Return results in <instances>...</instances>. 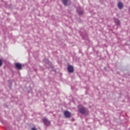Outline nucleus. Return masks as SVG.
<instances>
[{"instance_id":"obj_3","label":"nucleus","mask_w":130,"mask_h":130,"mask_svg":"<svg viewBox=\"0 0 130 130\" xmlns=\"http://www.w3.org/2000/svg\"><path fill=\"white\" fill-rule=\"evenodd\" d=\"M42 121L44 123L45 125H49V124H50V121L46 118H43L42 119Z\"/></svg>"},{"instance_id":"obj_4","label":"nucleus","mask_w":130,"mask_h":130,"mask_svg":"<svg viewBox=\"0 0 130 130\" xmlns=\"http://www.w3.org/2000/svg\"><path fill=\"white\" fill-rule=\"evenodd\" d=\"M64 115L67 118H70L71 117V113L68 111H65L64 112Z\"/></svg>"},{"instance_id":"obj_10","label":"nucleus","mask_w":130,"mask_h":130,"mask_svg":"<svg viewBox=\"0 0 130 130\" xmlns=\"http://www.w3.org/2000/svg\"><path fill=\"white\" fill-rule=\"evenodd\" d=\"M3 66V61L0 59V67H2Z\"/></svg>"},{"instance_id":"obj_5","label":"nucleus","mask_w":130,"mask_h":130,"mask_svg":"<svg viewBox=\"0 0 130 130\" xmlns=\"http://www.w3.org/2000/svg\"><path fill=\"white\" fill-rule=\"evenodd\" d=\"M68 70L69 73H74V67L72 66H69L68 67Z\"/></svg>"},{"instance_id":"obj_1","label":"nucleus","mask_w":130,"mask_h":130,"mask_svg":"<svg viewBox=\"0 0 130 130\" xmlns=\"http://www.w3.org/2000/svg\"><path fill=\"white\" fill-rule=\"evenodd\" d=\"M78 111L81 114H85V115L89 114V111L88 109H86V108L83 107L82 105H79L78 106Z\"/></svg>"},{"instance_id":"obj_7","label":"nucleus","mask_w":130,"mask_h":130,"mask_svg":"<svg viewBox=\"0 0 130 130\" xmlns=\"http://www.w3.org/2000/svg\"><path fill=\"white\" fill-rule=\"evenodd\" d=\"M118 8L120 9V10H121L122 8H123V4L121 2H119L118 3Z\"/></svg>"},{"instance_id":"obj_11","label":"nucleus","mask_w":130,"mask_h":130,"mask_svg":"<svg viewBox=\"0 0 130 130\" xmlns=\"http://www.w3.org/2000/svg\"><path fill=\"white\" fill-rule=\"evenodd\" d=\"M31 130H37V129H36L35 127H32L31 128Z\"/></svg>"},{"instance_id":"obj_8","label":"nucleus","mask_w":130,"mask_h":130,"mask_svg":"<svg viewBox=\"0 0 130 130\" xmlns=\"http://www.w3.org/2000/svg\"><path fill=\"white\" fill-rule=\"evenodd\" d=\"M114 22L118 25H120V21H119V20L117 19H115Z\"/></svg>"},{"instance_id":"obj_9","label":"nucleus","mask_w":130,"mask_h":130,"mask_svg":"<svg viewBox=\"0 0 130 130\" xmlns=\"http://www.w3.org/2000/svg\"><path fill=\"white\" fill-rule=\"evenodd\" d=\"M78 13L79 15H83L84 14V11H78Z\"/></svg>"},{"instance_id":"obj_2","label":"nucleus","mask_w":130,"mask_h":130,"mask_svg":"<svg viewBox=\"0 0 130 130\" xmlns=\"http://www.w3.org/2000/svg\"><path fill=\"white\" fill-rule=\"evenodd\" d=\"M62 2L64 6H70L72 4L71 0H62Z\"/></svg>"},{"instance_id":"obj_6","label":"nucleus","mask_w":130,"mask_h":130,"mask_svg":"<svg viewBox=\"0 0 130 130\" xmlns=\"http://www.w3.org/2000/svg\"><path fill=\"white\" fill-rule=\"evenodd\" d=\"M15 67L18 70H22V64L20 63H16Z\"/></svg>"}]
</instances>
